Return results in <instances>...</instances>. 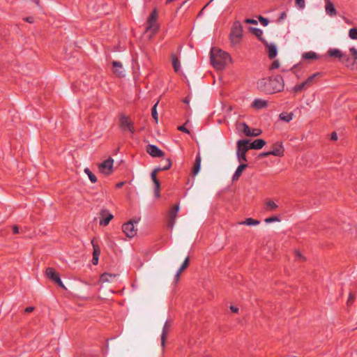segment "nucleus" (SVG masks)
<instances>
[{
	"instance_id": "nucleus-1",
	"label": "nucleus",
	"mask_w": 357,
	"mask_h": 357,
	"mask_svg": "<svg viewBox=\"0 0 357 357\" xmlns=\"http://www.w3.org/2000/svg\"><path fill=\"white\" fill-rule=\"evenodd\" d=\"M284 81L282 77L277 76L273 79L262 78L257 82V88L268 93L280 91L283 89Z\"/></svg>"
},
{
	"instance_id": "nucleus-2",
	"label": "nucleus",
	"mask_w": 357,
	"mask_h": 357,
	"mask_svg": "<svg viewBox=\"0 0 357 357\" xmlns=\"http://www.w3.org/2000/svg\"><path fill=\"white\" fill-rule=\"evenodd\" d=\"M231 61L230 56L218 48H213L211 51V62L218 70H222L226 65Z\"/></svg>"
},
{
	"instance_id": "nucleus-3",
	"label": "nucleus",
	"mask_w": 357,
	"mask_h": 357,
	"mask_svg": "<svg viewBox=\"0 0 357 357\" xmlns=\"http://www.w3.org/2000/svg\"><path fill=\"white\" fill-rule=\"evenodd\" d=\"M249 139H240L237 142L236 157L239 162H246V153L250 149Z\"/></svg>"
},
{
	"instance_id": "nucleus-4",
	"label": "nucleus",
	"mask_w": 357,
	"mask_h": 357,
	"mask_svg": "<svg viewBox=\"0 0 357 357\" xmlns=\"http://www.w3.org/2000/svg\"><path fill=\"white\" fill-rule=\"evenodd\" d=\"M138 220H130L122 225V230L128 238H133L137 234V229L134 223H137Z\"/></svg>"
},
{
	"instance_id": "nucleus-5",
	"label": "nucleus",
	"mask_w": 357,
	"mask_h": 357,
	"mask_svg": "<svg viewBox=\"0 0 357 357\" xmlns=\"http://www.w3.org/2000/svg\"><path fill=\"white\" fill-rule=\"evenodd\" d=\"M328 54L331 56L339 58L347 66H349L350 64H353V62L350 61V59L346 54L342 53L340 50L329 49Z\"/></svg>"
},
{
	"instance_id": "nucleus-6",
	"label": "nucleus",
	"mask_w": 357,
	"mask_h": 357,
	"mask_svg": "<svg viewBox=\"0 0 357 357\" xmlns=\"http://www.w3.org/2000/svg\"><path fill=\"white\" fill-rule=\"evenodd\" d=\"M242 37V26L239 24H235L232 28L230 40L232 44H237Z\"/></svg>"
},
{
	"instance_id": "nucleus-7",
	"label": "nucleus",
	"mask_w": 357,
	"mask_h": 357,
	"mask_svg": "<svg viewBox=\"0 0 357 357\" xmlns=\"http://www.w3.org/2000/svg\"><path fill=\"white\" fill-rule=\"evenodd\" d=\"M114 160L112 158H109L103 162L100 163L98 166L100 172L105 175H109L113 170Z\"/></svg>"
},
{
	"instance_id": "nucleus-8",
	"label": "nucleus",
	"mask_w": 357,
	"mask_h": 357,
	"mask_svg": "<svg viewBox=\"0 0 357 357\" xmlns=\"http://www.w3.org/2000/svg\"><path fill=\"white\" fill-rule=\"evenodd\" d=\"M158 12L156 10H154L148 19L146 31H151L152 34L155 33L158 30V26L155 24Z\"/></svg>"
},
{
	"instance_id": "nucleus-9",
	"label": "nucleus",
	"mask_w": 357,
	"mask_h": 357,
	"mask_svg": "<svg viewBox=\"0 0 357 357\" xmlns=\"http://www.w3.org/2000/svg\"><path fill=\"white\" fill-rule=\"evenodd\" d=\"M46 275L47 277L54 282L57 285L62 288H65L63 282H61L58 273L54 271L52 268H47L46 269Z\"/></svg>"
},
{
	"instance_id": "nucleus-10",
	"label": "nucleus",
	"mask_w": 357,
	"mask_h": 357,
	"mask_svg": "<svg viewBox=\"0 0 357 357\" xmlns=\"http://www.w3.org/2000/svg\"><path fill=\"white\" fill-rule=\"evenodd\" d=\"M167 165L164 167H156L151 173V180L153 182V183L155 185L157 183H160V181L157 179L156 175L160 171L167 170L169 169L172 166L171 160L169 158L166 159Z\"/></svg>"
},
{
	"instance_id": "nucleus-11",
	"label": "nucleus",
	"mask_w": 357,
	"mask_h": 357,
	"mask_svg": "<svg viewBox=\"0 0 357 357\" xmlns=\"http://www.w3.org/2000/svg\"><path fill=\"white\" fill-rule=\"evenodd\" d=\"M178 210H179L178 205H176L171 209V211L169 213L167 226L171 229L173 228V227L175 224L176 216H177V213H178Z\"/></svg>"
},
{
	"instance_id": "nucleus-12",
	"label": "nucleus",
	"mask_w": 357,
	"mask_h": 357,
	"mask_svg": "<svg viewBox=\"0 0 357 357\" xmlns=\"http://www.w3.org/2000/svg\"><path fill=\"white\" fill-rule=\"evenodd\" d=\"M112 66V71L116 76L119 77L125 76V70L123 64L120 61H113Z\"/></svg>"
},
{
	"instance_id": "nucleus-13",
	"label": "nucleus",
	"mask_w": 357,
	"mask_h": 357,
	"mask_svg": "<svg viewBox=\"0 0 357 357\" xmlns=\"http://www.w3.org/2000/svg\"><path fill=\"white\" fill-rule=\"evenodd\" d=\"M120 127L123 130H128L132 133L135 131L132 123L129 120L128 117L126 116H122L121 117Z\"/></svg>"
},
{
	"instance_id": "nucleus-14",
	"label": "nucleus",
	"mask_w": 357,
	"mask_h": 357,
	"mask_svg": "<svg viewBox=\"0 0 357 357\" xmlns=\"http://www.w3.org/2000/svg\"><path fill=\"white\" fill-rule=\"evenodd\" d=\"M100 215L101 217L100 225L104 226L107 225L110 220H112L114 218L113 215L109 213L107 209H102L100 212Z\"/></svg>"
},
{
	"instance_id": "nucleus-15",
	"label": "nucleus",
	"mask_w": 357,
	"mask_h": 357,
	"mask_svg": "<svg viewBox=\"0 0 357 357\" xmlns=\"http://www.w3.org/2000/svg\"><path fill=\"white\" fill-rule=\"evenodd\" d=\"M146 152L151 155L152 157H163L165 153L160 149H159L156 146L149 144L146 148Z\"/></svg>"
},
{
	"instance_id": "nucleus-16",
	"label": "nucleus",
	"mask_w": 357,
	"mask_h": 357,
	"mask_svg": "<svg viewBox=\"0 0 357 357\" xmlns=\"http://www.w3.org/2000/svg\"><path fill=\"white\" fill-rule=\"evenodd\" d=\"M119 278L118 275L105 273L100 276V282H114Z\"/></svg>"
},
{
	"instance_id": "nucleus-17",
	"label": "nucleus",
	"mask_w": 357,
	"mask_h": 357,
	"mask_svg": "<svg viewBox=\"0 0 357 357\" xmlns=\"http://www.w3.org/2000/svg\"><path fill=\"white\" fill-rule=\"evenodd\" d=\"M266 48L268 50V54L270 59H273L277 56L278 50L275 45L272 43H265Z\"/></svg>"
},
{
	"instance_id": "nucleus-18",
	"label": "nucleus",
	"mask_w": 357,
	"mask_h": 357,
	"mask_svg": "<svg viewBox=\"0 0 357 357\" xmlns=\"http://www.w3.org/2000/svg\"><path fill=\"white\" fill-rule=\"evenodd\" d=\"M326 1V12L328 15L330 16L335 15H336V10L332 2H331L329 0H325Z\"/></svg>"
},
{
	"instance_id": "nucleus-19",
	"label": "nucleus",
	"mask_w": 357,
	"mask_h": 357,
	"mask_svg": "<svg viewBox=\"0 0 357 357\" xmlns=\"http://www.w3.org/2000/svg\"><path fill=\"white\" fill-rule=\"evenodd\" d=\"M201 162H202L201 156L199 155H197L196 158H195V164H194V165L192 167V174L195 176L198 174V173L200 171Z\"/></svg>"
},
{
	"instance_id": "nucleus-20",
	"label": "nucleus",
	"mask_w": 357,
	"mask_h": 357,
	"mask_svg": "<svg viewBox=\"0 0 357 357\" xmlns=\"http://www.w3.org/2000/svg\"><path fill=\"white\" fill-rule=\"evenodd\" d=\"M266 144V142L264 139H258L252 142L249 147L252 149H260Z\"/></svg>"
},
{
	"instance_id": "nucleus-21",
	"label": "nucleus",
	"mask_w": 357,
	"mask_h": 357,
	"mask_svg": "<svg viewBox=\"0 0 357 357\" xmlns=\"http://www.w3.org/2000/svg\"><path fill=\"white\" fill-rule=\"evenodd\" d=\"M246 164H241L236 169V172H234L232 180L233 181H237L239 177L241 176V174L243 171L247 167Z\"/></svg>"
},
{
	"instance_id": "nucleus-22",
	"label": "nucleus",
	"mask_w": 357,
	"mask_h": 357,
	"mask_svg": "<svg viewBox=\"0 0 357 357\" xmlns=\"http://www.w3.org/2000/svg\"><path fill=\"white\" fill-rule=\"evenodd\" d=\"M267 105H268L267 101L261 100V99H256L252 102V107L257 109H260L264 107H267Z\"/></svg>"
},
{
	"instance_id": "nucleus-23",
	"label": "nucleus",
	"mask_w": 357,
	"mask_h": 357,
	"mask_svg": "<svg viewBox=\"0 0 357 357\" xmlns=\"http://www.w3.org/2000/svg\"><path fill=\"white\" fill-rule=\"evenodd\" d=\"M284 149L282 144H276L274 146L273 151H271V153L275 156H282L283 155Z\"/></svg>"
},
{
	"instance_id": "nucleus-24",
	"label": "nucleus",
	"mask_w": 357,
	"mask_h": 357,
	"mask_svg": "<svg viewBox=\"0 0 357 357\" xmlns=\"http://www.w3.org/2000/svg\"><path fill=\"white\" fill-rule=\"evenodd\" d=\"M172 62L174 71L178 73L181 69V63L178 59L174 54L172 55Z\"/></svg>"
},
{
	"instance_id": "nucleus-25",
	"label": "nucleus",
	"mask_w": 357,
	"mask_h": 357,
	"mask_svg": "<svg viewBox=\"0 0 357 357\" xmlns=\"http://www.w3.org/2000/svg\"><path fill=\"white\" fill-rule=\"evenodd\" d=\"M239 224L240 225H248V226H251V225L256 226L259 224V221H258L257 220H254L251 218H249L245 219V221L240 222Z\"/></svg>"
},
{
	"instance_id": "nucleus-26",
	"label": "nucleus",
	"mask_w": 357,
	"mask_h": 357,
	"mask_svg": "<svg viewBox=\"0 0 357 357\" xmlns=\"http://www.w3.org/2000/svg\"><path fill=\"white\" fill-rule=\"evenodd\" d=\"M294 114L292 112L290 113H281L280 114V119L286 122H289L293 119Z\"/></svg>"
},
{
	"instance_id": "nucleus-27",
	"label": "nucleus",
	"mask_w": 357,
	"mask_h": 357,
	"mask_svg": "<svg viewBox=\"0 0 357 357\" xmlns=\"http://www.w3.org/2000/svg\"><path fill=\"white\" fill-rule=\"evenodd\" d=\"M168 327H169L168 324H167V322H166L165 324L164 327H163L162 333V335H161V344H162V347L165 346V339H166V335H167V333Z\"/></svg>"
},
{
	"instance_id": "nucleus-28",
	"label": "nucleus",
	"mask_w": 357,
	"mask_h": 357,
	"mask_svg": "<svg viewBox=\"0 0 357 357\" xmlns=\"http://www.w3.org/2000/svg\"><path fill=\"white\" fill-rule=\"evenodd\" d=\"M321 75V73H314L313 75H312L311 76H310L304 82L305 84H306L307 87L310 86V85H312V84L313 83V81L314 79L320 76Z\"/></svg>"
},
{
	"instance_id": "nucleus-29",
	"label": "nucleus",
	"mask_w": 357,
	"mask_h": 357,
	"mask_svg": "<svg viewBox=\"0 0 357 357\" xmlns=\"http://www.w3.org/2000/svg\"><path fill=\"white\" fill-rule=\"evenodd\" d=\"M239 126L241 128V130L243 132V133L246 136L249 137L251 132L250 127L245 123H240Z\"/></svg>"
},
{
	"instance_id": "nucleus-30",
	"label": "nucleus",
	"mask_w": 357,
	"mask_h": 357,
	"mask_svg": "<svg viewBox=\"0 0 357 357\" xmlns=\"http://www.w3.org/2000/svg\"><path fill=\"white\" fill-rule=\"evenodd\" d=\"M84 172L88 175L89 180L92 183H96L97 181L96 176L90 171L89 168H85Z\"/></svg>"
},
{
	"instance_id": "nucleus-31",
	"label": "nucleus",
	"mask_w": 357,
	"mask_h": 357,
	"mask_svg": "<svg viewBox=\"0 0 357 357\" xmlns=\"http://www.w3.org/2000/svg\"><path fill=\"white\" fill-rule=\"evenodd\" d=\"M266 206L267 207V210L269 211H273L278 208V205L271 199H268L266 202Z\"/></svg>"
},
{
	"instance_id": "nucleus-32",
	"label": "nucleus",
	"mask_w": 357,
	"mask_h": 357,
	"mask_svg": "<svg viewBox=\"0 0 357 357\" xmlns=\"http://www.w3.org/2000/svg\"><path fill=\"white\" fill-rule=\"evenodd\" d=\"M189 264V257H186L185 259L184 260L182 266H181V268H179L177 274H176V278L178 279V277H179V275L180 273L185 269L188 267Z\"/></svg>"
},
{
	"instance_id": "nucleus-33",
	"label": "nucleus",
	"mask_w": 357,
	"mask_h": 357,
	"mask_svg": "<svg viewBox=\"0 0 357 357\" xmlns=\"http://www.w3.org/2000/svg\"><path fill=\"white\" fill-rule=\"evenodd\" d=\"M158 105V101L153 105V107L151 109V115L156 123H158V112H157V109H156Z\"/></svg>"
},
{
	"instance_id": "nucleus-34",
	"label": "nucleus",
	"mask_w": 357,
	"mask_h": 357,
	"mask_svg": "<svg viewBox=\"0 0 357 357\" xmlns=\"http://www.w3.org/2000/svg\"><path fill=\"white\" fill-rule=\"evenodd\" d=\"M303 58L305 59H314L317 58V54L313 52H308L303 54Z\"/></svg>"
},
{
	"instance_id": "nucleus-35",
	"label": "nucleus",
	"mask_w": 357,
	"mask_h": 357,
	"mask_svg": "<svg viewBox=\"0 0 357 357\" xmlns=\"http://www.w3.org/2000/svg\"><path fill=\"white\" fill-rule=\"evenodd\" d=\"M306 88H307V86L305 84V82H303L301 84L295 86L293 90L294 91V92L298 93V92H300V91L305 89Z\"/></svg>"
},
{
	"instance_id": "nucleus-36",
	"label": "nucleus",
	"mask_w": 357,
	"mask_h": 357,
	"mask_svg": "<svg viewBox=\"0 0 357 357\" xmlns=\"http://www.w3.org/2000/svg\"><path fill=\"white\" fill-rule=\"evenodd\" d=\"M251 31L255 36H256L261 40H263L262 38H261V36L263 33V32L261 29H259L258 28H252Z\"/></svg>"
},
{
	"instance_id": "nucleus-37",
	"label": "nucleus",
	"mask_w": 357,
	"mask_h": 357,
	"mask_svg": "<svg viewBox=\"0 0 357 357\" xmlns=\"http://www.w3.org/2000/svg\"><path fill=\"white\" fill-rule=\"evenodd\" d=\"M91 243H92V244H93V256H98V257H99L100 253V249L99 246H98V245H96V244L94 243V241H92V242H91Z\"/></svg>"
},
{
	"instance_id": "nucleus-38",
	"label": "nucleus",
	"mask_w": 357,
	"mask_h": 357,
	"mask_svg": "<svg viewBox=\"0 0 357 357\" xmlns=\"http://www.w3.org/2000/svg\"><path fill=\"white\" fill-rule=\"evenodd\" d=\"M262 131L260 129H252L251 130L250 134L249 137H257L261 134Z\"/></svg>"
},
{
	"instance_id": "nucleus-39",
	"label": "nucleus",
	"mask_w": 357,
	"mask_h": 357,
	"mask_svg": "<svg viewBox=\"0 0 357 357\" xmlns=\"http://www.w3.org/2000/svg\"><path fill=\"white\" fill-rule=\"evenodd\" d=\"M349 36L352 39H357V29H351L349 32Z\"/></svg>"
},
{
	"instance_id": "nucleus-40",
	"label": "nucleus",
	"mask_w": 357,
	"mask_h": 357,
	"mask_svg": "<svg viewBox=\"0 0 357 357\" xmlns=\"http://www.w3.org/2000/svg\"><path fill=\"white\" fill-rule=\"evenodd\" d=\"M160 183H157V184L155 185V189H154V195H155V197L157 198H159L160 197Z\"/></svg>"
},
{
	"instance_id": "nucleus-41",
	"label": "nucleus",
	"mask_w": 357,
	"mask_h": 357,
	"mask_svg": "<svg viewBox=\"0 0 357 357\" xmlns=\"http://www.w3.org/2000/svg\"><path fill=\"white\" fill-rule=\"evenodd\" d=\"M349 52L354 59V61H357V50L355 47H351L349 49Z\"/></svg>"
},
{
	"instance_id": "nucleus-42",
	"label": "nucleus",
	"mask_w": 357,
	"mask_h": 357,
	"mask_svg": "<svg viewBox=\"0 0 357 357\" xmlns=\"http://www.w3.org/2000/svg\"><path fill=\"white\" fill-rule=\"evenodd\" d=\"M259 20L261 22V24L263 26H267L268 24V23H269V20L267 18H265V17H261V16L259 17Z\"/></svg>"
},
{
	"instance_id": "nucleus-43",
	"label": "nucleus",
	"mask_w": 357,
	"mask_h": 357,
	"mask_svg": "<svg viewBox=\"0 0 357 357\" xmlns=\"http://www.w3.org/2000/svg\"><path fill=\"white\" fill-rule=\"evenodd\" d=\"M296 5L299 8H301V9L304 8V7L305 6V0H296Z\"/></svg>"
},
{
	"instance_id": "nucleus-44",
	"label": "nucleus",
	"mask_w": 357,
	"mask_h": 357,
	"mask_svg": "<svg viewBox=\"0 0 357 357\" xmlns=\"http://www.w3.org/2000/svg\"><path fill=\"white\" fill-rule=\"evenodd\" d=\"M264 221L266 223H271L272 222H278V221H280V220L278 219V218H277L275 216H273V217L266 218Z\"/></svg>"
},
{
	"instance_id": "nucleus-45",
	"label": "nucleus",
	"mask_w": 357,
	"mask_h": 357,
	"mask_svg": "<svg viewBox=\"0 0 357 357\" xmlns=\"http://www.w3.org/2000/svg\"><path fill=\"white\" fill-rule=\"evenodd\" d=\"M287 17V14L285 12H283L280 14V16L278 18V22H281L282 20H284Z\"/></svg>"
},
{
	"instance_id": "nucleus-46",
	"label": "nucleus",
	"mask_w": 357,
	"mask_h": 357,
	"mask_svg": "<svg viewBox=\"0 0 357 357\" xmlns=\"http://www.w3.org/2000/svg\"><path fill=\"white\" fill-rule=\"evenodd\" d=\"M178 129L180 130V131H182V132H186V133H190V131L185 128V126H181L178 128Z\"/></svg>"
},
{
	"instance_id": "nucleus-47",
	"label": "nucleus",
	"mask_w": 357,
	"mask_h": 357,
	"mask_svg": "<svg viewBox=\"0 0 357 357\" xmlns=\"http://www.w3.org/2000/svg\"><path fill=\"white\" fill-rule=\"evenodd\" d=\"M354 298H355V296L353 294L350 293L348 301H347V304L348 305L350 304L354 300Z\"/></svg>"
},
{
	"instance_id": "nucleus-48",
	"label": "nucleus",
	"mask_w": 357,
	"mask_h": 357,
	"mask_svg": "<svg viewBox=\"0 0 357 357\" xmlns=\"http://www.w3.org/2000/svg\"><path fill=\"white\" fill-rule=\"evenodd\" d=\"M279 66H280V64H279L278 61H273V63H272L271 69L278 68Z\"/></svg>"
},
{
	"instance_id": "nucleus-49",
	"label": "nucleus",
	"mask_w": 357,
	"mask_h": 357,
	"mask_svg": "<svg viewBox=\"0 0 357 357\" xmlns=\"http://www.w3.org/2000/svg\"><path fill=\"white\" fill-rule=\"evenodd\" d=\"M98 258H99V257L93 256V255L92 263H93V265L98 264Z\"/></svg>"
},
{
	"instance_id": "nucleus-50",
	"label": "nucleus",
	"mask_w": 357,
	"mask_h": 357,
	"mask_svg": "<svg viewBox=\"0 0 357 357\" xmlns=\"http://www.w3.org/2000/svg\"><path fill=\"white\" fill-rule=\"evenodd\" d=\"M245 22L248 23V24H257V20H252V19H247L245 20Z\"/></svg>"
},
{
	"instance_id": "nucleus-51",
	"label": "nucleus",
	"mask_w": 357,
	"mask_h": 357,
	"mask_svg": "<svg viewBox=\"0 0 357 357\" xmlns=\"http://www.w3.org/2000/svg\"><path fill=\"white\" fill-rule=\"evenodd\" d=\"M331 139L332 140H337V135L336 132H333L331 133Z\"/></svg>"
},
{
	"instance_id": "nucleus-52",
	"label": "nucleus",
	"mask_w": 357,
	"mask_h": 357,
	"mask_svg": "<svg viewBox=\"0 0 357 357\" xmlns=\"http://www.w3.org/2000/svg\"><path fill=\"white\" fill-rule=\"evenodd\" d=\"M13 233L18 234L19 233V228H18V227L17 225L13 226Z\"/></svg>"
},
{
	"instance_id": "nucleus-53",
	"label": "nucleus",
	"mask_w": 357,
	"mask_h": 357,
	"mask_svg": "<svg viewBox=\"0 0 357 357\" xmlns=\"http://www.w3.org/2000/svg\"><path fill=\"white\" fill-rule=\"evenodd\" d=\"M230 310H231L233 312H235V313L238 312V307H234V306H233V305H231V306H230Z\"/></svg>"
},
{
	"instance_id": "nucleus-54",
	"label": "nucleus",
	"mask_w": 357,
	"mask_h": 357,
	"mask_svg": "<svg viewBox=\"0 0 357 357\" xmlns=\"http://www.w3.org/2000/svg\"><path fill=\"white\" fill-rule=\"evenodd\" d=\"M270 155H272L271 151H268V152H264V153H261V156H263V157H266Z\"/></svg>"
},
{
	"instance_id": "nucleus-55",
	"label": "nucleus",
	"mask_w": 357,
	"mask_h": 357,
	"mask_svg": "<svg viewBox=\"0 0 357 357\" xmlns=\"http://www.w3.org/2000/svg\"><path fill=\"white\" fill-rule=\"evenodd\" d=\"M296 257L300 259H302V260H304L305 258L302 256V255L299 252H296Z\"/></svg>"
},
{
	"instance_id": "nucleus-56",
	"label": "nucleus",
	"mask_w": 357,
	"mask_h": 357,
	"mask_svg": "<svg viewBox=\"0 0 357 357\" xmlns=\"http://www.w3.org/2000/svg\"><path fill=\"white\" fill-rule=\"evenodd\" d=\"M24 20L29 23H32L33 22V17H25Z\"/></svg>"
},
{
	"instance_id": "nucleus-57",
	"label": "nucleus",
	"mask_w": 357,
	"mask_h": 357,
	"mask_svg": "<svg viewBox=\"0 0 357 357\" xmlns=\"http://www.w3.org/2000/svg\"><path fill=\"white\" fill-rule=\"evenodd\" d=\"M33 307H28L25 309L26 312H31L33 310Z\"/></svg>"
},
{
	"instance_id": "nucleus-58",
	"label": "nucleus",
	"mask_w": 357,
	"mask_h": 357,
	"mask_svg": "<svg viewBox=\"0 0 357 357\" xmlns=\"http://www.w3.org/2000/svg\"><path fill=\"white\" fill-rule=\"evenodd\" d=\"M123 184H124V182H120L116 184V188H120L123 185Z\"/></svg>"
},
{
	"instance_id": "nucleus-59",
	"label": "nucleus",
	"mask_w": 357,
	"mask_h": 357,
	"mask_svg": "<svg viewBox=\"0 0 357 357\" xmlns=\"http://www.w3.org/2000/svg\"><path fill=\"white\" fill-rule=\"evenodd\" d=\"M184 102H185V103H189V100H188V98H185V99L184 100Z\"/></svg>"
},
{
	"instance_id": "nucleus-60",
	"label": "nucleus",
	"mask_w": 357,
	"mask_h": 357,
	"mask_svg": "<svg viewBox=\"0 0 357 357\" xmlns=\"http://www.w3.org/2000/svg\"><path fill=\"white\" fill-rule=\"evenodd\" d=\"M166 165H167V162H166V160H165V164H164V165L162 167L166 166Z\"/></svg>"
},
{
	"instance_id": "nucleus-61",
	"label": "nucleus",
	"mask_w": 357,
	"mask_h": 357,
	"mask_svg": "<svg viewBox=\"0 0 357 357\" xmlns=\"http://www.w3.org/2000/svg\"><path fill=\"white\" fill-rule=\"evenodd\" d=\"M206 7H207V5H205V6L203 7V9H205Z\"/></svg>"
},
{
	"instance_id": "nucleus-62",
	"label": "nucleus",
	"mask_w": 357,
	"mask_h": 357,
	"mask_svg": "<svg viewBox=\"0 0 357 357\" xmlns=\"http://www.w3.org/2000/svg\"><path fill=\"white\" fill-rule=\"evenodd\" d=\"M206 7H207V5H205V6L203 7V9H205Z\"/></svg>"
},
{
	"instance_id": "nucleus-63",
	"label": "nucleus",
	"mask_w": 357,
	"mask_h": 357,
	"mask_svg": "<svg viewBox=\"0 0 357 357\" xmlns=\"http://www.w3.org/2000/svg\"><path fill=\"white\" fill-rule=\"evenodd\" d=\"M206 7H207V5H205V6L203 7V9H205Z\"/></svg>"
},
{
	"instance_id": "nucleus-64",
	"label": "nucleus",
	"mask_w": 357,
	"mask_h": 357,
	"mask_svg": "<svg viewBox=\"0 0 357 357\" xmlns=\"http://www.w3.org/2000/svg\"><path fill=\"white\" fill-rule=\"evenodd\" d=\"M206 7H207V5H205V6L203 7V9H205Z\"/></svg>"
}]
</instances>
